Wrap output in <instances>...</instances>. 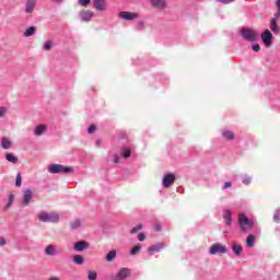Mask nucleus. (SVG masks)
Segmentation results:
<instances>
[{
	"instance_id": "obj_1",
	"label": "nucleus",
	"mask_w": 280,
	"mask_h": 280,
	"mask_svg": "<svg viewBox=\"0 0 280 280\" xmlns=\"http://www.w3.org/2000/svg\"><path fill=\"white\" fill-rule=\"evenodd\" d=\"M39 222H51L56 224L60 222V214L58 212H40L38 214Z\"/></svg>"
},
{
	"instance_id": "obj_2",
	"label": "nucleus",
	"mask_w": 280,
	"mask_h": 280,
	"mask_svg": "<svg viewBox=\"0 0 280 280\" xmlns=\"http://www.w3.org/2000/svg\"><path fill=\"white\" fill-rule=\"evenodd\" d=\"M48 172L49 174H71L73 173V167L62 164H51L48 166Z\"/></svg>"
},
{
	"instance_id": "obj_3",
	"label": "nucleus",
	"mask_w": 280,
	"mask_h": 280,
	"mask_svg": "<svg viewBox=\"0 0 280 280\" xmlns=\"http://www.w3.org/2000/svg\"><path fill=\"white\" fill-rule=\"evenodd\" d=\"M241 34L243 38L249 43H255L259 38V33H257V31L254 28H242Z\"/></svg>"
},
{
	"instance_id": "obj_4",
	"label": "nucleus",
	"mask_w": 280,
	"mask_h": 280,
	"mask_svg": "<svg viewBox=\"0 0 280 280\" xmlns=\"http://www.w3.org/2000/svg\"><path fill=\"white\" fill-rule=\"evenodd\" d=\"M238 224L241 226V231L244 233H247V231H250L254 226V222L246 217V214L242 213L238 215Z\"/></svg>"
},
{
	"instance_id": "obj_5",
	"label": "nucleus",
	"mask_w": 280,
	"mask_h": 280,
	"mask_svg": "<svg viewBox=\"0 0 280 280\" xmlns=\"http://www.w3.org/2000/svg\"><path fill=\"white\" fill-rule=\"evenodd\" d=\"M119 19L122 21H135L139 19V13L130 12V11H121L118 13Z\"/></svg>"
},
{
	"instance_id": "obj_6",
	"label": "nucleus",
	"mask_w": 280,
	"mask_h": 280,
	"mask_svg": "<svg viewBox=\"0 0 280 280\" xmlns=\"http://www.w3.org/2000/svg\"><path fill=\"white\" fill-rule=\"evenodd\" d=\"M174 180H176V175H174V173H167L164 175L162 180L163 187L166 189L172 187V185H174Z\"/></svg>"
},
{
	"instance_id": "obj_7",
	"label": "nucleus",
	"mask_w": 280,
	"mask_h": 280,
	"mask_svg": "<svg viewBox=\"0 0 280 280\" xmlns=\"http://www.w3.org/2000/svg\"><path fill=\"white\" fill-rule=\"evenodd\" d=\"M210 255H218V253L224 254L226 253V246L215 243L209 249Z\"/></svg>"
},
{
	"instance_id": "obj_8",
	"label": "nucleus",
	"mask_w": 280,
	"mask_h": 280,
	"mask_svg": "<svg viewBox=\"0 0 280 280\" xmlns=\"http://www.w3.org/2000/svg\"><path fill=\"white\" fill-rule=\"evenodd\" d=\"M260 38L266 47H270L272 45V33L270 30H266L261 35Z\"/></svg>"
},
{
	"instance_id": "obj_9",
	"label": "nucleus",
	"mask_w": 280,
	"mask_h": 280,
	"mask_svg": "<svg viewBox=\"0 0 280 280\" xmlns=\"http://www.w3.org/2000/svg\"><path fill=\"white\" fill-rule=\"evenodd\" d=\"M150 3L155 10H166L167 8V0H150Z\"/></svg>"
},
{
	"instance_id": "obj_10",
	"label": "nucleus",
	"mask_w": 280,
	"mask_h": 280,
	"mask_svg": "<svg viewBox=\"0 0 280 280\" xmlns=\"http://www.w3.org/2000/svg\"><path fill=\"white\" fill-rule=\"evenodd\" d=\"M130 276V269L121 268L118 273L112 277V280H124Z\"/></svg>"
},
{
	"instance_id": "obj_11",
	"label": "nucleus",
	"mask_w": 280,
	"mask_h": 280,
	"mask_svg": "<svg viewBox=\"0 0 280 280\" xmlns=\"http://www.w3.org/2000/svg\"><path fill=\"white\" fill-rule=\"evenodd\" d=\"M45 255H47L48 257H56V255H58V253H60L58 250V247H56V245H47L44 249Z\"/></svg>"
},
{
	"instance_id": "obj_12",
	"label": "nucleus",
	"mask_w": 280,
	"mask_h": 280,
	"mask_svg": "<svg viewBox=\"0 0 280 280\" xmlns=\"http://www.w3.org/2000/svg\"><path fill=\"white\" fill-rule=\"evenodd\" d=\"M93 5L98 12H104V10L108 8V3H106V0H93Z\"/></svg>"
},
{
	"instance_id": "obj_13",
	"label": "nucleus",
	"mask_w": 280,
	"mask_h": 280,
	"mask_svg": "<svg viewBox=\"0 0 280 280\" xmlns=\"http://www.w3.org/2000/svg\"><path fill=\"white\" fill-rule=\"evenodd\" d=\"M81 21H84L85 23H89L93 19V12L90 10L82 11L80 13Z\"/></svg>"
},
{
	"instance_id": "obj_14",
	"label": "nucleus",
	"mask_w": 280,
	"mask_h": 280,
	"mask_svg": "<svg viewBox=\"0 0 280 280\" xmlns=\"http://www.w3.org/2000/svg\"><path fill=\"white\" fill-rule=\"evenodd\" d=\"M86 248H89V242L86 241H80L74 243V250L82 252L86 250Z\"/></svg>"
},
{
	"instance_id": "obj_15",
	"label": "nucleus",
	"mask_w": 280,
	"mask_h": 280,
	"mask_svg": "<svg viewBox=\"0 0 280 280\" xmlns=\"http://www.w3.org/2000/svg\"><path fill=\"white\" fill-rule=\"evenodd\" d=\"M32 196H33V192L31 189L24 190L23 205H25V206L30 205V202L32 200Z\"/></svg>"
},
{
	"instance_id": "obj_16",
	"label": "nucleus",
	"mask_w": 280,
	"mask_h": 280,
	"mask_svg": "<svg viewBox=\"0 0 280 280\" xmlns=\"http://www.w3.org/2000/svg\"><path fill=\"white\" fill-rule=\"evenodd\" d=\"M34 8H36V0H27L25 12L27 14H32V12H34Z\"/></svg>"
},
{
	"instance_id": "obj_17",
	"label": "nucleus",
	"mask_w": 280,
	"mask_h": 280,
	"mask_svg": "<svg viewBox=\"0 0 280 280\" xmlns=\"http://www.w3.org/2000/svg\"><path fill=\"white\" fill-rule=\"evenodd\" d=\"M161 248H165V245L163 243L152 245L148 248V252L151 253H161Z\"/></svg>"
},
{
	"instance_id": "obj_18",
	"label": "nucleus",
	"mask_w": 280,
	"mask_h": 280,
	"mask_svg": "<svg viewBox=\"0 0 280 280\" xmlns=\"http://www.w3.org/2000/svg\"><path fill=\"white\" fill-rule=\"evenodd\" d=\"M223 220L228 226H231V223L233 222V218H231V210H225L223 212Z\"/></svg>"
},
{
	"instance_id": "obj_19",
	"label": "nucleus",
	"mask_w": 280,
	"mask_h": 280,
	"mask_svg": "<svg viewBox=\"0 0 280 280\" xmlns=\"http://www.w3.org/2000/svg\"><path fill=\"white\" fill-rule=\"evenodd\" d=\"M270 30L273 32V34H279V25H277V19L272 18L270 21Z\"/></svg>"
},
{
	"instance_id": "obj_20",
	"label": "nucleus",
	"mask_w": 280,
	"mask_h": 280,
	"mask_svg": "<svg viewBox=\"0 0 280 280\" xmlns=\"http://www.w3.org/2000/svg\"><path fill=\"white\" fill-rule=\"evenodd\" d=\"M45 130H47V127L45 125H38L34 130V136L40 137V135H43V132H45Z\"/></svg>"
},
{
	"instance_id": "obj_21",
	"label": "nucleus",
	"mask_w": 280,
	"mask_h": 280,
	"mask_svg": "<svg viewBox=\"0 0 280 280\" xmlns=\"http://www.w3.org/2000/svg\"><path fill=\"white\" fill-rule=\"evenodd\" d=\"M255 240H257V236L249 234L246 240V246L248 248H253V245L255 244Z\"/></svg>"
},
{
	"instance_id": "obj_22",
	"label": "nucleus",
	"mask_w": 280,
	"mask_h": 280,
	"mask_svg": "<svg viewBox=\"0 0 280 280\" xmlns=\"http://www.w3.org/2000/svg\"><path fill=\"white\" fill-rule=\"evenodd\" d=\"M232 250H233L234 254L237 255V257H240V255H242V252H243L244 249L242 248V245H240V244H237V243H234V244L232 245Z\"/></svg>"
},
{
	"instance_id": "obj_23",
	"label": "nucleus",
	"mask_w": 280,
	"mask_h": 280,
	"mask_svg": "<svg viewBox=\"0 0 280 280\" xmlns=\"http://www.w3.org/2000/svg\"><path fill=\"white\" fill-rule=\"evenodd\" d=\"M222 137L228 141H233V139H235V133H233V131L225 130L222 132Z\"/></svg>"
},
{
	"instance_id": "obj_24",
	"label": "nucleus",
	"mask_w": 280,
	"mask_h": 280,
	"mask_svg": "<svg viewBox=\"0 0 280 280\" xmlns=\"http://www.w3.org/2000/svg\"><path fill=\"white\" fill-rule=\"evenodd\" d=\"M1 147L3 150H10V148H12V142L8 138H2Z\"/></svg>"
},
{
	"instance_id": "obj_25",
	"label": "nucleus",
	"mask_w": 280,
	"mask_h": 280,
	"mask_svg": "<svg viewBox=\"0 0 280 280\" xmlns=\"http://www.w3.org/2000/svg\"><path fill=\"white\" fill-rule=\"evenodd\" d=\"M82 226V221L80 219H75L70 223V228L72 231H75V229H80Z\"/></svg>"
},
{
	"instance_id": "obj_26",
	"label": "nucleus",
	"mask_w": 280,
	"mask_h": 280,
	"mask_svg": "<svg viewBox=\"0 0 280 280\" xmlns=\"http://www.w3.org/2000/svg\"><path fill=\"white\" fill-rule=\"evenodd\" d=\"M131 155H132V151H131L130 149L124 148V149L121 150V156H122L124 159H130Z\"/></svg>"
},
{
	"instance_id": "obj_27",
	"label": "nucleus",
	"mask_w": 280,
	"mask_h": 280,
	"mask_svg": "<svg viewBox=\"0 0 280 280\" xmlns=\"http://www.w3.org/2000/svg\"><path fill=\"white\" fill-rule=\"evenodd\" d=\"M34 34H36V27H34V26L28 27L24 32V36H26V37L34 36Z\"/></svg>"
},
{
	"instance_id": "obj_28",
	"label": "nucleus",
	"mask_w": 280,
	"mask_h": 280,
	"mask_svg": "<svg viewBox=\"0 0 280 280\" xmlns=\"http://www.w3.org/2000/svg\"><path fill=\"white\" fill-rule=\"evenodd\" d=\"M5 159L9 163H19V158L14 156L12 153H8Z\"/></svg>"
},
{
	"instance_id": "obj_29",
	"label": "nucleus",
	"mask_w": 280,
	"mask_h": 280,
	"mask_svg": "<svg viewBox=\"0 0 280 280\" xmlns=\"http://www.w3.org/2000/svg\"><path fill=\"white\" fill-rule=\"evenodd\" d=\"M73 261L78 266H82V264H84V257H82L80 255H75V256H73Z\"/></svg>"
},
{
	"instance_id": "obj_30",
	"label": "nucleus",
	"mask_w": 280,
	"mask_h": 280,
	"mask_svg": "<svg viewBox=\"0 0 280 280\" xmlns=\"http://www.w3.org/2000/svg\"><path fill=\"white\" fill-rule=\"evenodd\" d=\"M139 253H141V245H136L132 247V249L130 250V255L135 256V255H139Z\"/></svg>"
},
{
	"instance_id": "obj_31",
	"label": "nucleus",
	"mask_w": 280,
	"mask_h": 280,
	"mask_svg": "<svg viewBox=\"0 0 280 280\" xmlns=\"http://www.w3.org/2000/svg\"><path fill=\"white\" fill-rule=\"evenodd\" d=\"M115 257H117V252L115 250H110L107 256H106V260L107 261H113L115 259Z\"/></svg>"
},
{
	"instance_id": "obj_32",
	"label": "nucleus",
	"mask_w": 280,
	"mask_h": 280,
	"mask_svg": "<svg viewBox=\"0 0 280 280\" xmlns=\"http://www.w3.org/2000/svg\"><path fill=\"white\" fill-rule=\"evenodd\" d=\"M88 279H89V280H97V272H95V271H89V272H88Z\"/></svg>"
},
{
	"instance_id": "obj_33",
	"label": "nucleus",
	"mask_w": 280,
	"mask_h": 280,
	"mask_svg": "<svg viewBox=\"0 0 280 280\" xmlns=\"http://www.w3.org/2000/svg\"><path fill=\"white\" fill-rule=\"evenodd\" d=\"M22 180H23V177H21V173H19L15 179V187H21Z\"/></svg>"
},
{
	"instance_id": "obj_34",
	"label": "nucleus",
	"mask_w": 280,
	"mask_h": 280,
	"mask_svg": "<svg viewBox=\"0 0 280 280\" xmlns=\"http://www.w3.org/2000/svg\"><path fill=\"white\" fill-rule=\"evenodd\" d=\"M141 229H143V225L142 224H138L137 226H135L130 233L131 235H135V233H137L138 231H141Z\"/></svg>"
},
{
	"instance_id": "obj_35",
	"label": "nucleus",
	"mask_w": 280,
	"mask_h": 280,
	"mask_svg": "<svg viewBox=\"0 0 280 280\" xmlns=\"http://www.w3.org/2000/svg\"><path fill=\"white\" fill-rule=\"evenodd\" d=\"M79 5H82L83 8H86L91 3V0H78Z\"/></svg>"
},
{
	"instance_id": "obj_36",
	"label": "nucleus",
	"mask_w": 280,
	"mask_h": 280,
	"mask_svg": "<svg viewBox=\"0 0 280 280\" xmlns=\"http://www.w3.org/2000/svg\"><path fill=\"white\" fill-rule=\"evenodd\" d=\"M97 130V127L95 125H91L89 128H88V133L89 135H93V132H95Z\"/></svg>"
},
{
	"instance_id": "obj_37",
	"label": "nucleus",
	"mask_w": 280,
	"mask_h": 280,
	"mask_svg": "<svg viewBox=\"0 0 280 280\" xmlns=\"http://www.w3.org/2000/svg\"><path fill=\"white\" fill-rule=\"evenodd\" d=\"M44 49L45 51H51V42H45Z\"/></svg>"
},
{
	"instance_id": "obj_38",
	"label": "nucleus",
	"mask_w": 280,
	"mask_h": 280,
	"mask_svg": "<svg viewBox=\"0 0 280 280\" xmlns=\"http://www.w3.org/2000/svg\"><path fill=\"white\" fill-rule=\"evenodd\" d=\"M250 183H252V178H250L249 176H245V177L243 178V184H244V185H250Z\"/></svg>"
},
{
	"instance_id": "obj_39",
	"label": "nucleus",
	"mask_w": 280,
	"mask_h": 280,
	"mask_svg": "<svg viewBox=\"0 0 280 280\" xmlns=\"http://www.w3.org/2000/svg\"><path fill=\"white\" fill-rule=\"evenodd\" d=\"M252 49H253V51H261V47L259 46V44H254L252 46Z\"/></svg>"
},
{
	"instance_id": "obj_40",
	"label": "nucleus",
	"mask_w": 280,
	"mask_h": 280,
	"mask_svg": "<svg viewBox=\"0 0 280 280\" xmlns=\"http://www.w3.org/2000/svg\"><path fill=\"white\" fill-rule=\"evenodd\" d=\"M5 113H8V109H5V107H1L0 108V117H4Z\"/></svg>"
},
{
	"instance_id": "obj_41",
	"label": "nucleus",
	"mask_w": 280,
	"mask_h": 280,
	"mask_svg": "<svg viewBox=\"0 0 280 280\" xmlns=\"http://www.w3.org/2000/svg\"><path fill=\"white\" fill-rule=\"evenodd\" d=\"M138 240H139V242H144L145 241V234L144 233H140L138 235Z\"/></svg>"
},
{
	"instance_id": "obj_42",
	"label": "nucleus",
	"mask_w": 280,
	"mask_h": 280,
	"mask_svg": "<svg viewBox=\"0 0 280 280\" xmlns=\"http://www.w3.org/2000/svg\"><path fill=\"white\" fill-rule=\"evenodd\" d=\"M154 231H161V223L156 222L153 224Z\"/></svg>"
},
{
	"instance_id": "obj_43",
	"label": "nucleus",
	"mask_w": 280,
	"mask_h": 280,
	"mask_svg": "<svg viewBox=\"0 0 280 280\" xmlns=\"http://www.w3.org/2000/svg\"><path fill=\"white\" fill-rule=\"evenodd\" d=\"M217 1H219V3L229 4V3H233V1L235 0H217Z\"/></svg>"
},
{
	"instance_id": "obj_44",
	"label": "nucleus",
	"mask_w": 280,
	"mask_h": 280,
	"mask_svg": "<svg viewBox=\"0 0 280 280\" xmlns=\"http://www.w3.org/2000/svg\"><path fill=\"white\" fill-rule=\"evenodd\" d=\"M273 222H276V224H280L279 214H275V215H273Z\"/></svg>"
},
{
	"instance_id": "obj_45",
	"label": "nucleus",
	"mask_w": 280,
	"mask_h": 280,
	"mask_svg": "<svg viewBox=\"0 0 280 280\" xmlns=\"http://www.w3.org/2000/svg\"><path fill=\"white\" fill-rule=\"evenodd\" d=\"M114 163H121V158H119V155H114Z\"/></svg>"
},
{
	"instance_id": "obj_46",
	"label": "nucleus",
	"mask_w": 280,
	"mask_h": 280,
	"mask_svg": "<svg viewBox=\"0 0 280 280\" xmlns=\"http://www.w3.org/2000/svg\"><path fill=\"white\" fill-rule=\"evenodd\" d=\"M5 244H8L5 238L4 237H0V246H5Z\"/></svg>"
},
{
	"instance_id": "obj_47",
	"label": "nucleus",
	"mask_w": 280,
	"mask_h": 280,
	"mask_svg": "<svg viewBox=\"0 0 280 280\" xmlns=\"http://www.w3.org/2000/svg\"><path fill=\"white\" fill-rule=\"evenodd\" d=\"M276 7L278 8V16H280V0H277Z\"/></svg>"
},
{
	"instance_id": "obj_48",
	"label": "nucleus",
	"mask_w": 280,
	"mask_h": 280,
	"mask_svg": "<svg viewBox=\"0 0 280 280\" xmlns=\"http://www.w3.org/2000/svg\"><path fill=\"white\" fill-rule=\"evenodd\" d=\"M231 185H233L231 182H226L223 186V189H229V187H231Z\"/></svg>"
},
{
	"instance_id": "obj_49",
	"label": "nucleus",
	"mask_w": 280,
	"mask_h": 280,
	"mask_svg": "<svg viewBox=\"0 0 280 280\" xmlns=\"http://www.w3.org/2000/svg\"><path fill=\"white\" fill-rule=\"evenodd\" d=\"M13 200H14V195H10L9 202H13Z\"/></svg>"
},
{
	"instance_id": "obj_50",
	"label": "nucleus",
	"mask_w": 280,
	"mask_h": 280,
	"mask_svg": "<svg viewBox=\"0 0 280 280\" xmlns=\"http://www.w3.org/2000/svg\"><path fill=\"white\" fill-rule=\"evenodd\" d=\"M12 207V201H9V203L7 205V209H10Z\"/></svg>"
},
{
	"instance_id": "obj_51",
	"label": "nucleus",
	"mask_w": 280,
	"mask_h": 280,
	"mask_svg": "<svg viewBox=\"0 0 280 280\" xmlns=\"http://www.w3.org/2000/svg\"><path fill=\"white\" fill-rule=\"evenodd\" d=\"M49 280H60V278H58V277H52V278H50Z\"/></svg>"
}]
</instances>
